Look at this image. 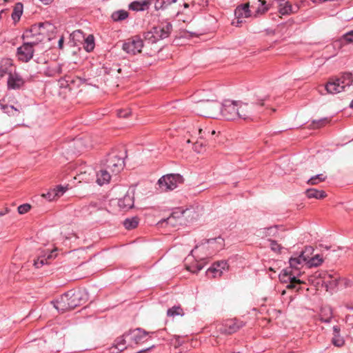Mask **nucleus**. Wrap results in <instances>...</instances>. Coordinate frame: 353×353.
Instances as JSON below:
<instances>
[{"label":"nucleus","instance_id":"1","mask_svg":"<svg viewBox=\"0 0 353 353\" xmlns=\"http://www.w3.org/2000/svg\"><path fill=\"white\" fill-rule=\"evenodd\" d=\"M196 134V128L190 120L185 121L183 117L178 118V138L180 144L182 146L185 145L187 148H191L196 153L204 152L207 146L206 141L198 138L194 141Z\"/></svg>","mask_w":353,"mask_h":353},{"label":"nucleus","instance_id":"2","mask_svg":"<svg viewBox=\"0 0 353 353\" xmlns=\"http://www.w3.org/2000/svg\"><path fill=\"white\" fill-rule=\"evenodd\" d=\"M88 300V294L83 290H70L64 293L56 301H53L54 307L61 313L72 310L85 303Z\"/></svg>","mask_w":353,"mask_h":353},{"label":"nucleus","instance_id":"3","mask_svg":"<svg viewBox=\"0 0 353 353\" xmlns=\"http://www.w3.org/2000/svg\"><path fill=\"white\" fill-rule=\"evenodd\" d=\"M201 94V92L196 93L192 99L196 104V110L199 112V114L205 117L218 118L220 115L221 104L215 99L214 96L210 99H200L199 97Z\"/></svg>","mask_w":353,"mask_h":353},{"label":"nucleus","instance_id":"4","mask_svg":"<svg viewBox=\"0 0 353 353\" xmlns=\"http://www.w3.org/2000/svg\"><path fill=\"white\" fill-rule=\"evenodd\" d=\"M225 246V241L221 236L205 239L199 245H196L191 253H197V257L201 260L206 261L208 258L223 250Z\"/></svg>","mask_w":353,"mask_h":353},{"label":"nucleus","instance_id":"5","mask_svg":"<svg viewBox=\"0 0 353 353\" xmlns=\"http://www.w3.org/2000/svg\"><path fill=\"white\" fill-rule=\"evenodd\" d=\"M267 98V96L260 97L256 101L251 103L238 101V119L253 120L254 117L261 111Z\"/></svg>","mask_w":353,"mask_h":353},{"label":"nucleus","instance_id":"6","mask_svg":"<svg viewBox=\"0 0 353 353\" xmlns=\"http://www.w3.org/2000/svg\"><path fill=\"white\" fill-rule=\"evenodd\" d=\"M353 83V75L350 72H345L340 77L331 79L325 85L327 93L336 94L345 91Z\"/></svg>","mask_w":353,"mask_h":353},{"label":"nucleus","instance_id":"7","mask_svg":"<svg viewBox=\"0 0 353 353\" xmlns=\"http://www.w3.org/2000/svg\"><path fill=\"white\" fill-rule=\"evenodd\" d=\"M172 28V24L168 22L154 26L150 30L144 33L145 42L153 44L167 38L171 32Z\"/></svg>","mask_w":353,"mask_h":353},{"label":"nucleus","instance_id":"8","mask_svg":"<svg viewBox=\"0 0 353 353\" xmlns=\"http://www.w3.org/2000/svg\"><path fill=\"white\" fill-rule=\"evenodd\" d=\"M178 224L181 225H188L194 221L197 220L200 216V208L198 205H190L183 209L178 207Z\"/></svg>","mask_w":353,"mask_h":353},{"label":"nucleus","instance_id":"9","mask_svg":"<svg viewBox=\"0 0 353 353\" xmlns=\"http://www.w3.org/2000/svg\"><path fill=\"white\" fill-rule=\"evenodd\" d=\"M104 166L113 174H117L124 167L123 158L113 151L108 154Z\"/></svg>","mask_w":353,"mask_h":353},{"label":"nucleus","instance_id":"10","mask_svg":"<svg viewBox=\"0 0 353 353\" xmlns=\"http://www.w3.org/2000/svg\"><path fill=\"white\" fill-rule=\"evenodd\" d=\"M143 41L139 36L128 39L123 44L122 49L128 54L140 53L144 47Z\"/></svg>","mask_w":353,"mask_h":353},{"label":"nucleus","instance_id":"11","mask_svg":"<svg viewBox=\"0 0 353 353\" xmlns=\"http://www.w3.org/2000/svg\"><path fill=\"white\" fill-rule=\"evenodd\" d=\"M238 101H225L221 104V114L227 120H234L238 119Z\"/></svg>","mask_w":353,"mask_h":353},{"label":"nucleus","instance_id":"12","mask_svg":"<svg viewBox=\"0 0 353 353\" xmlns=\"http://www.w3.org/2000/svg\"><path fill=\"white\" fill-rule=\"evenodd\" d=\"M196 256L191 253V255H188L184 260V266L185 269L192 273H196L200 271L204 266V264L207 262L205 260H201L197 257V253H195Z\"/></svg>","mask_w":353,"mask_h":353},{"label":"nucleus","instance_id":"13","mask_svg":"<svg viewBox=\"0 0 353 353\" xmlns=\"http://www.w3.org/2000/svg\"><path fill=\"white\" fill-rule=\"evenodd\" d=\"M158 189L161 192H168L176 188V174H169L161 176L157 182Z\"/></svg>","mask_w":353,"mask_h":353},{"label":"nucleus","instance_id":"14","mask_svg":"<svg viewBox=\"0 0 353 353\" xmlns=\"http://www.w3.org/2000/svg\"><path fill=\"white\" fill-rule=\"evenodd\" d=\"M37 41L24 43L21 46L17 48V55L19 59L23 61H29L33 57L34 46L37 45Z\"/></svg>","mask_w":353,"mask_h":353},{"label":"nucleus","instance_id":"15","mask_svg":"<svg viewBox=\"0 0 353 353\" xmlns=\"http://www.w3.org/2000/svg\"><path fill=\"white\" fill-rule=\"evenodd\" d=\"M250 7V2L237 6L234 10L236 19L232 21V24L235 26H239L243 22V19L250 17L251 16Z\"/></svg>","mask_w":353,"mask_h":353},{"label":"nucleus","instance_id":"16","mask_svg":"<svg viewBox=\"0 0 353 353\" xmlns=\"http://www.w3.org/2000/svg\"><path fill=\"white\" fill-rule=\"evenodd\" d=\"M229 265L226 261L214 262L206 272L208 276L212 278L221 277L224 271H228Z\"/></svg>","mask_w":353,"mask_h":353},{"label":"nucleus","instance_id":"17","mask_svg":"<svg viewBox=\"0 0 353 353\" xmlns=\"http://www.w3.org/2000/svg\"><path fill=\"white\" fill-rule=\"evenodd\" d=\"M279 279L282 283H290L287 285L288 289H294L297 284L303 283L302 281L296 278L295 273L292 270L287 269L283 270V272L279 275Z\"/></svg>","mask_w":353,"mask_h":353},{"label":"nucleus","instance_id":"18","mask_svg":"<svg viewBox=\"0 0 353 353\" xmlns=\"http://www.w3.org/2000/svg\"><path fill=\"white\" fill-rule=\"evenodd\" d=\"M245 323L238 319H230L225 322L223 327L221 329V332L231 334L237 332L240 328L243 327Z\"/></svg>","mask_w":353,"mask_h":353},{"label":"nucleus","instance_id":"19","mask_svg":"<svg viewBox=\"0 0 353 353\" xmlns=\"http://www.w3.org/2000/svg\"><path fill=\"white\" fill-rule=\"evenodd\" d=\"M134 196L133 192H128L123 198L119 199L118 205L123 210H128L134 207Z\"/></svg>","mask_w":353,"mask_h":353},{"label":"nucleus","instance_id":"20","mask_svg":"<svg viewBox=\"0 0 353 353\" xmlns=\"http://www.w3.org/2000/svg\"><path fill=\"white\" fill-rule=\"evenodd\" d=\"M148 334V333L146 331L142 330L141 328H137L128 333V335L130 336V340L135 344H139L144 342L145 339Z\"/></svg>","mask_w":353,"mask_h":353},{"label":"nucleus","instance_id":"21","mask_svg":"<svg viewBox=\"0 0 353 353\" xmlns=\"http://www.w3.org/2000/svg\"><path fill=\"white\" fill-rule=\"evenodd\" d=\"M8 79V87L10 89H19L24 83L22 78L17 74H12L9 72Z\"/></svg>","mask_w":353,"mask_h":353},{"label":"nucleus","instance_id":"22","mask_svg":"<svg viewBox=\"0 0 353 353\" xmlns=\"http://www.w3.org/2000/svg\"><path fill=\"white\" fill-rule=\"evenodd\" d=\"M88 139L87 137H79L74 139L72 143V147L74 148V153H79L91 147V145L88 144Z\"/></svg>","mask_w":353,"mask_h":353},{"label":"nucleus","instance_id":"23","mask_svg":"<svg viewBox=\"0 0 353 353\" xmlns=\"http://www.w3.org/2000/svg\"><path fill=\"white\" fill-rule=\"evenodd\" d=\"M196 5L203 8L208 5V1L207 0H193L191 3V5L187 2H183V5H179L178 6V16L179 15V13L181 12H183L185 10H188L190 6H191L192 8L196 9Z\"/></svg>","mask_w":353,"mask_h":353},{"label":"nucleus","instance_id":"24","mask_svg":"<svg viewBox=\"0 0 353 353\" xmlns=\"http://www.w3.org/2000/svg\"><path fill=\"white\" fill-rule=\"evenodd\" d=\"M252 9H255V16L263 14L268 10V7L266 5V1L263 0H256L250 5Z\"/></svg>","mask_w":353,"mask_h":353},{"label":"nucleus","instance_id":"25","mask_svg":"<svg viewBox=\"0 0 353 353\" xmlns=\"http://www.w3.org/2000/svg\"><path fill=\"white\" fill-rule=\"evenodd\" d=\"M333 319L332 308L329 306L322 307L319 313V320L323 323H330Z\"/></svg>","mask_w":353,"mask_h":353},{"label":"nucleus","instance_id":"26","mask_svg":"<svg viewBox=\"0 0 353 353\" xmlns=\"http://www.w3.org/2000/svg\"><path fill=\"white\" fill-rule=\"evenodd\" d=\"M341 329L339 326L334 325L333 327V337L332 339V344L336 346L341 347L344 345L345 340L343 336L340 334Z\"/></svg>","mask_w":353,"mask_h":353},{"label":"nucleus","instance_id":"27","mask_svg":"<svg viewBox=\"0 0 353 353\" xmlns=\"http://www.w3.org/2000/svg\"><path fill=\"white\" fill-rule=\"evenodd\" d=\"M306 263L305 259L303 258L301 254L297 256H292L289 260L290 267L294 270H299L303 264Z\"/></svg>","mask_w":353,"mask_h":353},{"label":"nucleus","instance_id":"28","mask_svg":"<svg viewBox=\"0 0 353 353\" xmlns=\"http://www.w3.org/2000/svg\"><path fill=\"white\" fill-rule=\"evenodd\" d=\"M111 172L105 168L104 170H100L97 174V182L99 185H102L108 183L111 178Z\"/></svg>","mask_w":353,"mask_h":353},{"label":"nucleus","instance_id":"29","mask_svg":"<svg viewBox=\"0 0 353 353\" xmlns=\"http://www.w3.org/2000/svg\"><path fill=\"white\" fill-rule=\"evenodd\" d=\"M279 10L280 14L283 15L290 14L296 12L293 10L292 4L285 0H279Z\"/></svg>","mask_w":353,"mask_h":353},{"label":"nucleus","instance_id":"30","mask_svg":"<svg viewBox=\"0 0 353 353\" xmlns=\"http://www.w3.org/2000/svg\"><path fill=\"white\" fill-rule=\"evenodd\" d=\"M150 1L145 0L143 1H133L129 5V9L134 11H143L148 9Z\"/></svg>","mask_w":353,"mask_h":353},{"label":"nucleus","instance_id":"31","mask_svg":"<svg viewBox=\"0 0 353 353\" xmlns=\"http://www.w3.org/2000/svg\"><path fill=\"white\" fill-rule=\"evenodd\" d=\"M305 194L308 198L316 199H322L327 196L325 191L319 190L314 188L307 189L305 192Z\"/></svg>","mask_w":353,"mask_h":353},{"label":"nucleus","instance_id":"32","mask_svg":"<svg viewBox=\"0 0 353 353\" xmlns=\"http://www.w3.org/2000/svg\"><path fill=\"white\" fill-rule=\"evenodd\" d=\"M327 276V277L329 279L331 278V276L330 274H327L325 272H317L314 275V277H315V278H323V283H325L326 287L333 288V287L336 286L337 285V281H336V279H334V280H332V281H326V276Z\"/></svg>","mask_w":353,"mask_h":353},{"label":"nucleus","instance_id":"33","mask_svg":"<svg viewBox=\"0 0 353 353\" xmlns=\"http://www.w3.org/2000/svg\"><path fill=\"white\" fill-rule=\"evenodd\" d=\"M23 6L21 3L19 2L15 4L12 13V19L16 23L19 21L23 14Z\"/></svg>","mask_w":353,"mask_h":353},{"label":"nucleus","instance_id":"34","mask_svg":"<svg viewBox=\"0 0 353 353\" xmlns=\"http://www.w3.org/2000/svg\"><path fill=\"white\" fill-rule=\"evenodd\" d=\"M43 23H39V25H33L31 26V28L28 30H26L23 37L25 38H33L35 35H40L41 33L39 32L41 27L43 26Z\"/></svg>","mask_w":353,"mask_h":353},{"label":"nucleus","instance_id":"35","mask_svg":"<svg viewBox=\"0 0 353 353\" xmlns=\"http://www.w3.org/2000/svg\"><path fill=\"white\" fill-rule=\"evenodd\" d=\"M128 12L124 10H119L114 12L111 18L114 21H121L128 17Z\"/></svg>","mask_w":353,"mask_h":353},{"label":"nucleus","instance_id":"36","mask_svg":"<svg viewBox=\"0 0 353 353\" xmlns=\"http://www.w3.org/2000/svg\"><path fill=\"white\" fill-rule=\"evenodd\" d=\"M139 220L137 216L128 218L123 221V225L127 230L134 229L137 227Z\"/></svg>","mask_w":353,"mask_h":353},{"label":"nucleus","instance_id":"37","mask_svg":"<svg viewBox=\"0 0 353 353\" xmlns=\"http://www.w3.org/2000/svg\"><path fill=\"white\" fill-rule=\"evenodd\" d=\"M323 262V258L319 254H316L311 256L307 261V265L309 268L317 267Z\"/></svg>","mask_w":353,"mask_h":353},{"label":"nucleus","instance_id":"38","mask_svg":"<svg viewBox=\"0 0 353 353\" xmlns=\"http://www.w3.org/2000/svg\"><path fill=\"white\" fill-rule=\"evenodd\" d=\"M327 176L323 174H319L312 176L307 181V183L310 185H317L321 182L325 181Z\"/></svg>","mask_w":353,"mask_h":353},{"label":"nucleus","instance_id":"39","mask_svg":"<svg viewBox=\"0 0 353 353\" xmlns=\"http://www.w3.org/2000/svg\"><path fill=\"white\" fill-rule=\"evenodd\" d=\"M277 232L276 226L269 227L259 231V236L262 237L274 236Z\"/></svg>","mask_w":353,"mask_h":353},{"label":"nucleus","instance_id":"40","mask_svg":"<svg viewBox=\"0 0 353 353\" xmlns=\"http://www.w3.org/2000/svg\"><path fill=\"white\" fill-rule=\"evenodd\" d=\"M1 109L10 116H18L19 110L12 105H3L0 103Z\"/></svg>","mask_w":353,"mask_h":353},{"label":"nucleus","instance_id":"41","mask_svg":"<svg viewBox=\"0 0 353 353\" xmlns=\"http://www.w3.org/2000/svg\"><path fill=\"white\" fill-rule=\"evenodd\" d=\"M84 48L87 52H91L94 48V38L92 34H89L85 39Z\"/></svg>","mask_w":353,"mask_h":353},{"label":"nucleus","instance_id":"42","mask_svg":"<svg viewBox=\"0 0 353 353\" xmlns=\"http://www.w3.org/2000/svg\"><path fill=\"white\" fill-rule=\"evenodd\" d=\"M156 10L164 9L176 0H154Z\"/></svg>","mask_w":353,"mask_h":353},{"label":"nucleus","instance_id":"43","mask_svg":"<svg viewBox=\"0 0 353 353\" xmlns=\"http://www.w3.org/2000/svg\"><path fill=\"white\" fill-rule=\"evenodd\" d=\"M62 73V66L60 64L56 65L54 67L50 68L46 72V75L50 77H54L57 74Z\"/></svg>","mask_w":353,"mask_h":353},{"label":"nucleus","instance_id":"44","mask_svg":"<svg viewBox=\"0 0 353 353\" xmlns=\"http://www.w3.org/2000/svg\"><path fill=\"white\" fill-rule=\"evenodd\" d=\"M197 133L199 134V139L205 141V139H210V129L205 128L204 129L199 128L196 129Z\"/></svg>","mask_w":353,"mask_h":353},{"label":"nucleus","instance_id":"45","mask_svg":"<svg viewBox=\"0 0 353 353\" xmlns=\"http://www.w3.org/2000/svg\"><path fill=\"white\" fill-rule=\"evenodd\" d=\"M314 248L312 246H306L300 254L301 256L304 259H305V261H307V260L311 257L314 252Z\"/></svg>","mask_w":353,"mask_h":353},{"label":"nucleus","instance_id":"46","mask_svg":"<svg viewBox=\"0 0 353 353\" xmlns=\"http://www.w3.org/2000/svg\"><path fill=\"white\" fill-rule=\"evenodd\" d=\"M330 119L327 118V117H325V118H322L321 119H319V120H314L312 121V125H314L313 128H321L322 126H324L325 125H326L327 123H328L330 122Z\"/></svg>","mask_w":353,"mask_h":353},{"label":"nucleus","instance_id":"47","mask_svg":"<svg viewBox=\"0 0 353 353\" xmlns=\"http://www.w3.org/2000/svg\"><path fill=\"white\" fill-rule=\"evenodd\" d=\"M74 83V80L71 79L70 77L65 76L59 80V83L61 88H67L69 86V83Z\"/></svg>","mask_w":353,"mask_h":353},{"label":"nucleus","instance_id":"48","mask_svg":"<svg viewBox=\"0 0 353 353\" xmlns=\"http://www.w3.org/2000/svg\"><path fill=\"white\" fill-rule=\"evenodd\" d=\"M269 241L270 242L271 250L274 252L279 253L283 248L282 246L274 240L269 239Z\"/></svg>","mask_w":353,"mask_h":353},{"label":"nucleus","instance_id":"49","mask_svg":"<svg viewBox=\"0 0 353 353\" xmlns=\"http://www.w3.org/2000/svg\"><path fill=\"white\" fill-rule=\"evenodd\" d=\"M174 218L175 217L174 216V214L172 213L170 216H169L166 219L162 220L161 221H160L159 223V224H160L161 225H163V224L170 225L171 226L174 227L175 226Z\"/></svg>","mask_w":353,"mask_h":353},{"label":"nucleus","instance_id":"50","mask_svg":"<svg viewBox=\"0 0 353 353\" xmlns=\"http://www.w3.org/2000/svg\"><path fill=\"white\" fill-rule=\"evenodd\" d=\"M185 17L178 18V21H181L184 23L190 21L193 17V11L188 10L185 12Z\"/></svg>","mask_w":353,"mask_h":353},{"label":"nucleus","instance_id":"51","mask_svg":"<svg viewBox=\"0 0 353 353\" xmlns=\"http://www.w3.org/2000/svg\"><path fill=\"white\" fill-rule=\"evenodd\" d=\"M126 348L125 343H115L111 348L110 350L112 353H117V352H121Z\"/></svg>","mask_w":353,"mask_h":353},{"label":"nucleus","instance_id":"52","mask_svg":"<svg viewBox=\"0 0 353 353\" xmlns=\"http://www.w3.org/2000/svg\"><path fill=\"white\" fill-rule=\"evenodd\" d=\"M341 41L344 40L346 43H350L353 42V30L345 33L343 35Z\"/></svg>","mask_w":353,"mask_h":353},{"label":"nucleus","instance_id":"53","mask_svg":"<svg viewBox=\"0 0 353 353\" xmlns=\"http://www.w3.org/2000/svg\"><path fill=\"white\" fill-rule=\"evenodd\" d=\"M31 208V205L28 203H25L23 205H21L18 207L17 210L18 212L21 214H23L26 212H28Z\"/></svg>","mask_w":353,"mask_h":353},{"label":"nucleus","instance_id":"54","mask_svg":"<svg viewBox=\"0 0 353 353\" xmlns=\"http://www.w3.org/2000/svg\"><path fill=\"white\" fill-rule=\"evenodd\" d=\"M42 196L49 201H52L57 198V193H56V191H54L53 189L47 192L46 194H43Z\"/></svg>","mask_w":353,"mask_h":353},{"label":"nucleus","instance_id":"55","mask_svg":"<svg viewBox=\"0 0 353 353\" xmlns=\"http://www.w3.org/2000/svg\"><path fill=\"white\" fill-rule=\"evenodd\" d=\"M48 259L47 258H38L37 260H34V265L37 268H39L42 267L44 264L48 263Z\"/></svg>","mask_w":353,"mask_h":353},{"label":"nucleus","instance_id":"56","mask_svg":"<svg viewBox=\"0 0 353 353\" xmlns=\"http://www.w3.org/2000/svg\"><path fill=\"white\" fill-rule=\"evenodd\" d=\"M68 189V187L62 186L61 185H57L55 188H54V190L56 191V193H57V197L61 196Z\"/></svg>","mask_w":353,"mask_h":353},{"label":"nucleus","instance_id":"57","mask_svg":"<svg viewBox=\"0 0 353 353\" xmlns=\"http://www.w3.org/2000/svg\"><path fill=\"white\" fill-rule=\"evenodd\" d=\"M131 114L130 110H119L117 112V115L121 118H127Z\"/></svg>","mask_w":353,"mask_h":353},{"label":"nucleus","instance_id":"58","mask_svg":"<svg viewBox=\"0 0 353 353\" xmlns=\"http://www.w3.org/2000/svg\"><path fill=\"white\" fill-rule=\"evenodd\" d=\"M175 314H176V306L174 305L171 308L168 310L167 315L168 316H174Z\"/></svg>","mask_w":353,"mask_h":353},{"label":"nucleus","instance_id":"59","mask_svg":"<svg viewBox=\"0 0 353 353\" xmlns=\"http://www.w3.org/2000/svg\"><path fill=\"white\" fill-rule=\"evenodd\" d=\"M124 336H129L128 335V334H125L122 336L117 338L115 340V343H125V340L123 338Z\"/></svg>","mask_w":353,"mask_h":353},{"label":"nucleus","instance_id":"60","mask_svg":"<svg viewBox=\"0 0 353 353\" xmlns=\"http://www.w3.org/2000/svg\"><path fill=\"white\" fill-rule=\"evenodd\" d=\"M56 252V250H53L48 255V260L50 259H52V258H55L56 256H57V254H54V252Z\"/></svg>","mask_w":353,"mask_h":353},{"label":"nucleus","instance_id":"61","mask_svg":"<svg viewBox=\"0 0 353 353\" xmlns=\"http://www.w3.org/2000/svg\"><path fill=\"white\" fill-rule=\"evenodd\" d=\"M63 37H61L59 40V42H58V46H59V48L60 49H62L63 48Z\"/></svg>","mask_w":353,"mask_h":353},{"label":"nucleus","instance_id":"62","mask_svg":"<svg viewBox=\"0 0 353 353\" xmlns=\"http://www.w3.org/2000/svg\"><path fill=\"white\" fill-rule=\"evenodd\" d=\"M186 34H188V32L181 31L180 32H178L177 38L180 39L181 37H184Z\"/></svg>","mask_w":353,"mask_h":353},{"label":"nucleus","instance_id":"63","mask_svg":"<svg viewBox=\"0 0 353 353\" xmlns=\"http://www.w3.org/2000/svg\"><path fill=\"white\" fill-rule=\"evenodd\" d=\"M9 209L6 208L4 210L0 211V216H2L9 212Z\"/></svg>","mask_w":353,"mask_h":353},{"label":"nucleus","instance_id":"64","mask_svg":"<svg viewBox=\"0 0 353 353\" xmlns=\"http://www.w3.org/2000/svg\"><path fill=\"white\" fill-rule=\"evenodd\" d=\"M6 68H0V77H3L4 74L7 73Z\"/></svg>","mask_w":353,"mask_h":353}]
</instances>
